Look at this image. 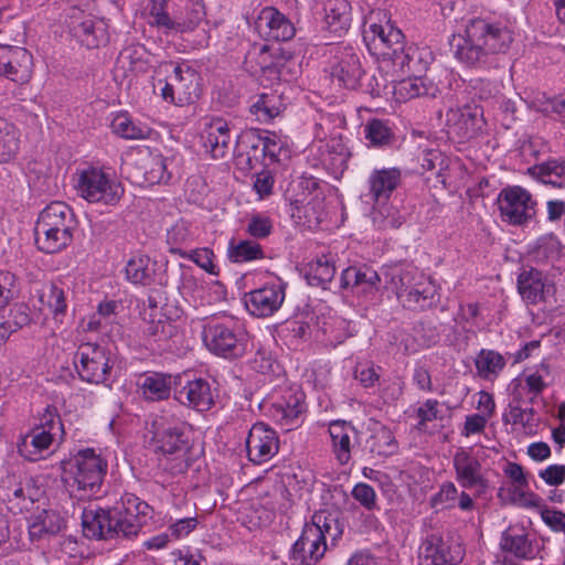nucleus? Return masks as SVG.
<instances>
[{"label":"nucleus","instance_id":"obj_51","mask_svg":"<svg viewBox=\"0 0 565 565\" xmlns=\"http://www.w3.org/2000/svg\"><path fill=\"white\" fill-rule=\"evenodd\" d=\"M146 320L143 332L153 341H162L170 338L174 331L173 324L161 313H150Z\"/></svg>","mask_w":565,"mask_h":565},{"label":"nucleus","instance_id":"obj_25","mask_svg":"<svg viewBox=\"0 0 565 565\" xmlns=\"http://www.w3.org/2000/svg\"><path fill=\"white\" fill-rule=\"evenodd\" d=\"M430 53L414 44L405 45L391 58L394 67L403 74L422 76L428 68Z\"/></svg>","mask_w":565,"mask_h":565},{"label":"nucleus","instance_id":"obj_60","mask_svg":"<svg viewBox=\"0 0 565 565\" xmlns=\"http://www.w3.org/2000/svg\"><path fill=\"white\" fill-rule=\"evenodd\" d=\"M352 497L366 510L371 511L376 508V493L367 483L360 482L354 486Z\"/></svg>","mask_w":565,"mask_h":565},{"label":"nucleus","instance_id":"obj_33","mask_svg":"<svg viewBox=\"0 0 565 565\" xmlns=\"http://www.w3.org/2000/svg\"><path fill=\"white\" fill-rule=\"evenodd\" d=\"M380 281V275L370 267H349L341 275L342 288H361L364 292L376 289Z\"/></svg>","mask_w":565,"mask_h":565},{"label":"nucleus","instance_id":"obj_28","mask_svg":"<svg viewBox=\"0 0 565 565\" xmlns=\"http://www.w3.org/2000/svg\"><path fill=\"white\" fill-rule=\"evenodd\" d=\"M327 28L330 33L341 38L351 24V6L348 0H329L326 6Z\"/></svg>","mask_w":565,"mask_h":565},{"label":"nucleus","instance_id":"obj_40","mask_svg":"<svg viewBox=\"0 0 565 565\" xmlns=\"http://www.w3.org/2000/svg\"><path fill=\"white\" fill-rule=\"evenodd\" d=\"M140 388L147 401L158 402L167 399L171 392V376L161 373H152L145 376Z\"/></svg>","mask_w":565,"mask_h":565},{"label":"nucleus","instance_id":"obj_29","mask_svg":"<svg viewBox=\"0 0 565 565\" xmlns=\"http://www.w3.org/2000/svg\"><path fill=\"white\" fill-rule=\"evenodd\" d=\"M73 31L87 49H97L100 45H105L109 40L107 26L102 20L86 18L77 25H74Z\"/></svg>","mask_w":565,"mask_h":565},{"label":"nucleus","instance_id":"obj_11","mask_svg":"<svg viewBox=\"0 0 565 565\" xmlns=\"http://www.w3.org/2000/svg\"><path fill=\"white\" fill-rule=\"evenodd\" d=\"M498 204L504 221L521 225L534 214L531 194L521 186L503 189L498 196Z\"/></svg>","mask_w":565,"mask_h":565},{"label":"nucleus","instance_id":"obj_55","mask_svg":"<svg viewBox=\"0 0 565 565\" xmlns=\"http://www.w3.org/2000/svg\"><path fill=\"white\" fill-rule=\"evenodd\" d=\"M120 508L121 512L134 513L135 518L141 519V521H146L150 518L151 508L150 505L140 500L132 493H126L121 497L120 502L116 504Z\"/></svg>","mask_w":565,"mask_h":565},{"label":"nucleus","instance_id":"obj_57","mask_svg":"<svg viewBox=\"0 0 565 565\" xmlns=\"http://www.w3.org/2000/svg\"><path fill=\"white\" fill-rule=\"evenodd\" d=\"M18 294L17 277L10 271H0V309L6 308Z\"/></svg>","mask_w":565,"mask_h":565},{"label":"nucleus","instance_id":"obj_62","mask_svg":"<svg viewBox=\"0 0 565 565\" xmlns=\"http://www.w3.org/2000/svg\"><path fill=\"white\" fill-rule=\"evenodd\" d=\"M36 429L49 431L52 437L55 436L56 431L63 430L61 418L55 407L47 406L40 418V425Z\"/></svg>","mask_w":565,"mask_h":565},{"label":"nucleus","instance_id":"obj_31","mask_svg":"<svg viewBox=\"0 0 565 565\" xmlns=\"http://www.w3.org/2000/svg\"><path fill=\"white\" fill-rule=\"evenodd\" d=\"M53 439L54 437L49 431L33 428L18 444V451L25 459L36 461L42 457V452L52 445Z\"/></svg>","mask_w":565,"mask_h":565},{"label":"nucleus","instance_id":"obj_64","mask_svg":"<svg viewBox=\"0 0 565 565\" xmlns=\"http://www.w3.org/2000/svg\"><path fill=\"white\" fill-rule=\"evenodd\" d=\"M458 499V490L454 482H445L440 490L435 497L433 498V503L435 505L437 504H444L446 508H454L457 504Z\"/></svg>","mask_w":565,"mask_h":565},{"label":"nucleus","instance_id":"obj_35","mask_svg":"<svg viewBox=\"0 0 565 565\" xmlns=\"http://www.w3.org/2000/svg\"><path fill=\"white\" fill-rule=\"evenodd\" d=\"M418 269L415 268H404L395 266L384 273L385 282L387 287H391L399 301L404 298L403 294H406L409 290L414 282L418 280V276H423Z\"/></svg>","mask_w":565,"mask_h":565},{"label":"nucleus","instance_id":"obj_22","mask_svg":"<svg viewBox=\"0 0 565 565\" xmlns=\"http://www.w3.org/2000/svg\"><path fill=\"white\" fill-rule=\"evenodd\" d=\"M284 299L281 285L265 286L248 294L246 307L254 316L269 317L281 307Z\"/></svg>","mask_w":565,"mask_h":565},{"label":"nucleus","instance_id":"obj_2","mask_svg":"<svg viewBox=\"0 0 565 565\" xmlns=\"http://www.w3.org/2000/svg\"><path fill=\"white\" fill-rule=\"evenodd\" d=\"M343 534V523L337 512L319 511L305 524L300 537L290 552L292 565H317L329 546H334Z\"/></svg>","mask_w":565,"mask_h":565},{"label":"nucleus","instance_id":"obj_1","mask_svg":"<svg viewBox=\"0 0 565 565\" xmlns=\"http://www.w3.org/2000/svg\"><path fill=\"white\" fill-rule=\"evenodd\" d=\"M512 40L505 26L473 19L467 24L465 35L454 38L452 45L458 61L468 66H478L486 64L489 55L504 53Z\"/></svg>","mask_w":565,"mask_h":565},{"label":"nucleus","instance_id":"obj_10","mask_svg":"<svg viewBox=\"0 0 565 565\" xmlns=\"http://www.w3.org/2000/svg\"><path fill=\"white\" fill-rule=\"evenodd\" d=\"M33 73L32 54L24 47L0 45V76L18 84H28Z\"/></svg>","mask_w":565,"mask_h":565},{"label":"nucleus","instance_id":"obj_27","mask_svg":"<svg viewBox=\"0 0 565 565\" xmlns=\"http://www.w3.org/2000/svg\"><path fill=\"white\" fill-rule=\"evenodd\" d=\"M402 303L411 310L429 308L436 296V287L433 281L425 275L418 276V280L414 286L403 294Z\"/></svg>","mask_w":565,"mask_h":565},{"label":"nucleus","instance_id":"obj_50","mask_svg":"<svg viewBox=\"0 0 565 565\" xmlns=\"http://www.w3.org/2000/svg\"><path fill=\"white\" fill-rule=\"evenodd\" d=\"M142 169L145 180L149 184H158L170 178L167 172L166 158L161 154H149L145 158Z\"/></svg>","mask_w":565,"mask_h":565},{"label":"nucleus","instance_id":"obj_47","mask_svg":"<svg viewBox=\"0 0 565 565\" xmlns=\"http://www.w3.org/2000/svg\"><path fill=\"white\" fill-rule=\"evenodd\" d=\"M40 301L43 306L57 317L63 315L66 310V298L63 288L54 282L46 284L40 291Z\"/></svg>","mask_w":565,"mask_h":565},{"label":"nucleus","instance_id":"obj_8","mask_svg":"<svg viewBox=\"0 0 565 565\" xmlns=\"http://www.w3.org/2000/svg\"><path fill=\"white\" fill-rule=\"evenodd\" d=\"M153 435L151 444L156 452L163 456H174L175 459L184 458L189 450V436L182 424H174L163 418L152 424Z\"/></svg>","mask_w":565,"mask_h":565},{"label":"nucleus","instance_id":"obj_17","mask_svg":"<svg viewBox=\"0 0 565 565\" xmlns=\"http://www.w3.org/2000/svg\"><path fill=\"white\" fill-rule=\"evenodd\" d=\"M255 28L260 36L278 42L289 41L296 34L294 23L274 7L262 9L255 21Z\"/></svg>","mask_w":565,"mask_h":565},{"label":"nucleus","instance_id":"obj_36","mask_svg":"<svg viewBox=\"0 0 565 565\" xmlns=\"http://www.w3.org/2000/svg\"><path fill=\"white\" fill-rule=\"evenodd\" d=\"M64 526V520L54 511L43 510L32 519L29 525L31 540H40L45 535L57 534Z\"/></svg>","mask_w":565,"mask_h":565},{"label":"nucleus","instance_id":"obj_45","mask_svg":"<svg viewBox=\"0 0 565 565\" xmlns=\"http://www.w3.org/2000/svg\"><path fill=\"white\" fill-rule=\"evenodd\" d=\"M504 422L513 425H520L522 431L526 435H534L537 430L539 420L535 417L533 408H522L519 403H510L508 412L504 414Z\"/></svg>","mask_w":565,"mask_h":565},{"label":"nucleus","instance_id":"obj_34","mask_svg":"<svg viewBox=\"0 0 565 565\" xmlns=\"http://www.w3.org/2000/svg\"><path fill=\"white\" fill-rule=\"evenodd\" d=\"M398 181L399 172L396 169L375 171L370 177V192L373 200L377 204L385 203Z\"/></svg>","mask_w":565,"mask_h":565},{"label":"nucleus","instance_id":"obj_21","mask_svg":"<svg viewBox=\"0 0 565 565\" xmlns=\"http://www.w3.org/2000/svg\"><path fill=\"white\" fill-rule=\"evenodd\" d=\"M305 411V394L296 392L273 404L270 415L282 429L289 431L300 425Z\"/></svg>","mask_w":565,"mask_h":565},{"label":"nucleus","instance_id":"obj_15","mask_svg":"<svg viewBox=\"0 0 565 565\" xmlns=\"http://www.w3.org/2000/svg\"><path fill=\"white\" fill-rule=\"evenodd\" d=\"M203 341L206 348L224 358H237L244 353V343L235 331L220 322H210L204 327Z\"/></svg>","mask_w":565,"mask_h":565},{"label":"nucleus","instance_id":"obj_18","mask_svg":"<svg viewBox=\"0 0 565 565\" xmlns=\"http://www.w3.org/2000/svg\"><path fill=\"white\" fill-rule=\"evenodd\" d=\"M203 147L214 159L224 158L231 146L227 121L222 117H205L202 128Z\"/></svg>","mask_w":565,"mask_h":565},{"label":"nucleus","instance_id":"obj_41","mask_svg":"<svg viewBox=\"0 0 565 565\" xmlns=\"http://www.w3.org/2000/svg\"><path fill=\"white\" fill-rule=\"evenodd\" d=\"M286 105L280 95L276 93L262 94L258 100L250 106V113L257 120L267 122L279 116Z\"/></svg>","mask_w":565,"mask_h":565},{"label":"nucleus","instance_id":"obj_12","mask_svg":"<svg viewBox=\"0 0 565 565\" xmlns=\"http://www.w3.org/2000/svg\"><path fill=\"white\" fill-rule=\"evenodd\" d=\"M78 364L75 363L79 377L88 383L99 384L106 381L111 370L104 348L85 343L77 352Z\"/></svg>","mask_w":565,"mask_h":565},{"label":"nucleus","instance_id":"obj_38","mask_svg":"<svg viewBox=\"0 0 565 565\" xmlns=\"http://www.w3.org/2000/svg\"><path fill=\"white\" fill-rule=\"evenodd\" d=\"M420 554L427 565H456V557L450 555L449 546L441 539L431 536L427 539L422 547Z\"/></svg>","mask_w":565,"mask_h":565},{"label":"nucleus","instance_id":"obj_46","mask_svg":"<svg viewBox=\"0 0 565 565\" xmlns=\"http://www.w3.org/2000/svg\"><path fill=\"white\" fill-rule=\"evenodd\" d=\"M475 363L478 375L484 380L497 377L505 365L503 356L492 350H481Z\"/></svg>","mask_w":565,"mask_h":565},{"label":"nucleus","instance_id":"obj_44","mask_svg":"<svg viewBox=\"0 0 565 565\" xmlns=\"http://www.w3.org/2000/svg\"><path fill=\"white\" fill-rule=\"evenodd\" d=\"M428 90L424 78L416 75H407L406 78L397 81L393 86L394 98L399 103L428 95Z\"/></svg>","mask_w":565,"mask_h":565},{"label":"nucleus","instance_id":"obj_6","mask_svg":"<svg viewBox=\"0 0 565 565\" xmlns=\"http://www.w3.org/2000/svg\"><path fill=\"white\" fill-rule=\"evenodd\" d=\"M76 190L78 195L89 203L115 205L124 194V188L109 174L97 168L79 172Z\"/></svg>","mask_w":565,"mask_h":565},{"label":"nucleus","instance_id":"obj_39","mask_svg":"<svg viewBox=\"0 0 565 565\" xmlns=\"http://www.w3.org/2000/svg\"><path fill=\"white\" fill-rule=\"evenodd\" d=\"M41 494L40 488L31 479H28L25 482L17 484L7 497L13 509L23 512L29 511L40 500Z\"/></svg>","mask_w":565,"mask_h":565},{"label":"nucleus","instance_id":"obj_13","mask_svg":"<svg viewBox=\"0 0 565 565\" xmlns=\"http://www.w3.org/2000/svg\"><path fill=\"white\" fill-rule=\"evenodd\" d=\"M483 124V110L476 104L450 108L446 113L448 134L460 140L475 137L482 129Z\"/></svg>","mask_w":565,"mask_h":565},{"label":"nucleus","instance_id":"obj_58","mask_svg":"<svg viewBox=\"0 0 565 565\" xmlns=\"http://www.w3.org/2000/svg\"><path fill=\"white\" fill-rule=\"evenodd\" d=\"M273 231V222L268 216L253 214L248 221L246 232L254 238L263 239L268 237Z\"/></svg>","mask_w":565,"mask_h":565},{"label":"nucleus","instance_id":"obj_61","mask_svg":"<svg viewBox=\"0 0 565 565\" xmlns=\"http://www.w3.org/2000/svg\"><path fill=\"white\" fill-rule=\"evenodd\" d=\"M534 105L539 111L545 114L556 113L561 116H565V94L555 98H550L545 95H542V97L536 98Z\"/></svg>","mask_w":565,"mask_h":565},{"label":"nucleus","instance_id":"obj_48","mask_svg":"<svg viewBox=\"0 0 565 565\" xmlns=\"http://www.w3.org/2000/svg\"><path fill=\"white\" fill-rule=\"evenodd\" d=\"M367 444L371 452L382 457L394 454L397 448L393 433L384 426L374 430Z\"/></svg>","mask_w":565,"mask_h":565},{"label":"nucleus","instance_id":"obj_32","mask_svg":"<svg viewBox=\"0 0 565 565\" xmlns=\"http://www.w3.org/2000/svg\"><path fill=\"white\" fill-rule=\"evenodd\" d=\"M195 11V19L190 21H180L172 19L168 12L164 11L162 3L154 2L150 9V15L153 19L152 24L166 31L184 32L191 30L202 19L204 12L203 7L198 6Z\"/></svg>","mask_w":565,"mask_h":565},{"label":"nucleus","instance_id":"obj_24","mask_svg":"<svg viewBox=\"0 0 565 565\" xmlns=\"http://www.w3.org/2000/svg\"><path fill=\"white\" fill-rule=\"evenodd\" d=\"M332 441V451L338 462L343 466L351 460L352 440L356 438L358 430L347 420H333L329 425Z\"/></svg>","mask_w":565,"mask_h":565},{"label":"nucleus","instance_id":"obj_42","mask_svg":"<svg viewBox=\"0 0 565 565\" xmlns=\"http://www.w3.org/2000/svg\"><path fill=\"white\" fill-rule=\"evenodd\" d=\"M127 279L135 285L148 286L153 280L154 269L146 255L134 256L125 268Z\"/></svg>","mask_w":565,"mask_h":565},{"label":"nucleus","instance_id":"obj_30","mask_svg":"<svg viewBox=\"0 0 565 565\" xmlns=\"http://www.w3.org/2000/svg\"><path fill=\"white\" fill-rule=\"evenodd\" d=\"M500 545L503 551L512 553L519 558H533L535 556L532 542L522 527L510 526L503 532Z\"/></svg>","mask_w":565,"mask_h":565},{"label":"nucleus","instance_id":"obj_3","mask_svg":"<svg viewBox=\"0 0 565 565\" xmlns=\"http://www.w3.org/2000/svg\"><path fill=\"white\" fill-rule=\"evenodd\" d=\"M75 227V215L67 204L61 201L50 203L35 224L36 247L46 254L65 249L73 242Z\"/></svg>","mask_w":565,"mask_h":565},{"label":"nucleus","instance_id":"obj_9","mask_svg":"<svg viewBox=\"0 0 565 565\" xmlns=\"http://www.w3.org/2000/svg\"><path fill=\"white\" fill-rule=\"evenodd\" d=\"M363 38L372 54L390 61L404 44V34L390 20L384 24L381 21L372 22L364 31Z\"/></svg>","mask_w":565,"mask_h":565},{"label":"nucleus","instance_id":"obj_26","mask_svg":"<svg viewBox=\"0 0 565 565\" xmlns=\"http://www.w3.org/2000/svg\"><path fill=\"white\" fill-rule=\"evenodd\" d=\"M364 74L361 60L358 54L345 52L332 68V75L344 87L354 89L359 86Z\"/></svg>","mask_w":565,"mask_h":565},{"label":"nucleus","instance_id":"obj_4","mask_svg":"<svg viewBox=\"0 0 565 565\" xmlns=\"http://www.w3.org/2000/svg\"><path fill=\"white\" fill-rule=\"evenodd\" d=\"M145 523L134 513L121 512L117 505L107 510L89 508L83 512V531L89 539H129L137 535Z\"/></svg>","mask_w":565,"mask_h":565},{"label":"nucleus","instance_id":"obj_37","mask_svg":"<svg viewBox=\"0 0 565 565\" xmlns=\"http://www.w3.org/2000/svg\"><path fill=\"white\" fill-rule=\"evenodd\" d=\"M529 173L545 184L565 188V160H548L530 168Z\"/></svg>","mask_w":565,"mask_h":565},{"label":"nucleus","instance_id":"obj_49","mask_svg":"<svg viewBox=\"0 0 565 565\" xmlns=\"http://www.w3.org/2000/svg\"><path fill=\"white\" fill-rule=\"evenodd\" d=\"M335 274V267L326 257H320L308 265L306 278L312 286H324Z\"/></svg>","mask_w":565,"mask_h":565},{"label":"nucleus","instance_id":"obj_20","mask_svg":"<svg viewBox=\"0 0 565 565\" xmlns=\"http://www.w3.org/2000/svg\"><path fill=\"white\" fill-rule=\"evenodd\" d=\"M456 480L465 489L487 487V480L482 476V466L472 454L460 448L452 458Z\"/></svg>","mask_w":565,"mask_h":565},{"label":"nucleus","instance_id":"obj_56","mask_svg":"<svg viewBox=\"0 0 565 565\" xmlns=\"http://www.w3.org/2000/svg\"><path fill=\"white\" fill-rule=\"evenodd\" d=\"M243 138L256 139L258 143H262L263 156L269 157L270 159H276L281 150V146L278 143L277 136L275 134L266 132V135H262L258 129H250L243 136Z\"/></svg>","mask_w":565,"mask_h":565},{"label":"nucleus","instance_id":"obj_23","mask_svg":"<svg viewBox=\"0 0 565 565\" xmlns=\"http://www.w3.org/2000/svg\"><path fill=\"white\" fill-rule=\"evenodd\" d=\"M174 397L180 404L199 412L207 411L214 404L211 386L203 379L189 381L184 386L175 390Z\"/></svg>","mask_w":565,"mask_h":565},{"label":"nucleus","instance_id":"obj_5","mask_svg":"<svg viewBox=\"0 0 565 565\" xmlns=\"http://www.w3.org/2000/svg\"><path fill=\"white\" fill-rule=\"evenodd\" d=\"M106 470L107 462L94 449L86 448L64 463L65 482L73 494L84 499L99 491Z\"/></svg>","mask_w":565,"mask_h":565},{"label":"nucleus","instance_id":"obj_54","mask_svg":"<svg viewBox=\"0 0 565 565\" xmlns=\"http://www.w3.org/2000/svg\"><path fill=\"white\" fill-rule=\"evenodd\" d=\"M114 131L126 139H143L148 136L149 129L136 125L126 116H118L113 121Z\"/></svg>","mask_w":565,"mask_h":565},{"label":"nucleus","instance_id":"obj_53","mask_svg":"<svg viewBox=\"0 0 565 565\" xmlns=\"http://www.w3.org/2000/svg\"><path fill=\"white\" fill-rule=\"evenodd\" d=\"M365 138L372 146L383 147L390 145L394 136L386 122L381 119H372L365 125Z\"/></svg>","mask_w":565,"mask_h":565},{"label":"nucleus","instance_id":"obj_59","mask_svg":"<svg viewBox=\"0 0 565 565\" xmlns=\"http://www.w3.org/2000/svg\"><path fill=\"white\" fill-rule=\"evenodd\" d=\"M183 257H188L193 260L199 267L204 269L211 275H217L218 271L213 263L214 253L210 248H198L190 253H181Z\"/></svg>","mask_w":565,"mask_h":565},{"label":"nucleus","instance_id":"obj_52","mask_svg":"<svg viewBox=\"0 0 565 565\" xmlns=\"http://www.w3.org/2000/svg\"><path fill=\"white\" fill-rule=\"evenodd\" d=\"M230 258L235 263L250 262L263 259L265 257L262 246L254 241H241L238 244L231 246L228 250Z\"/></svg>","mask_w":565,"mask_h":565},{"label":"nucleus","instance_id":"obj_14","mask_svg":"<svg viewBox=\"0 0 565 565\" xmlns=\"http://www.w3.org/2000/svg\"><path fill=\"white\" fill-rule=\"evenodd\" d=\"M518 291L527 305H539L554 298L556 288L545 274L531 267L518 276Z\"/></svg>","mask_w":565,"mask_h":565},{"label":"nucleus","instance_id":"obj_43","mask_svg":"<svg viewBox=\"0 0 565 565\" xmlns=\"http://www.w3.org/2000/svg\"><path fill=\"white\" fill-rule=\"evenodd\" d=\"M20 146L19 130L7 119L0 117V163L11 161Z\"/></svg>","mask_w":565,"mask_h":565},{"label":"nucleus","instance_id":"obj_19","mask_svg":"<svg viewBox=\"0 0 565 565\" xmlns=\"http://www.w3.org/2000/svg\"><path fill=\"white\" fill-rule=\"evenodd\" d=\"M147 51L141 45L124 49L116 62L114 76L121 85L130 86L132 78L148 71Z\"/></svg>","mask_w":565,"mask_h":565},{"label":"nucleus","instance_id":"obj_7","mask_svg":"<svg viewBox=\"0 0 565 565\" xmlns=\"http://www.w3.org/2000/svg\"><path fill=\"white\" fill-rule=\"evenodd\" d=\"M160 95L164 102L179 107L192 105L201 96V77L186 64L175 65Z\"/></svg>","mask_w":565,"mask_h":565},{"label":"nucleus","instance_id":"obj_16","mask_svg":"<svg viewBox=\"0 0 565 565\" xmlns=\"http://www.w3.org/2000/svg\"><path fill=\"white\" fill-rule=\"evenodd\" d=\"M246 449L249 460L254 463L268 461L279 449L276 431L264 423L254 424L246 439Z\"/></svg>","mask_w":565,"mask_h":565},{"label":"nucleus","instance_id":"obj_63","mask_svg":"<svg viewBox=\"0 0 565 565\" xmlns=\"http://www.w3.org/2000/svg\"><path fill=\"white\" fill-rule=\"evenodd\" d=\"M381 205V203L379 204ZM390 207L382 203V206L375 207L372 212L373 223L380 230L396 228L399 226V222L394 215L390 214Z\"/></svg>","mask_w":565,"mask_h":565}]
</instances>
